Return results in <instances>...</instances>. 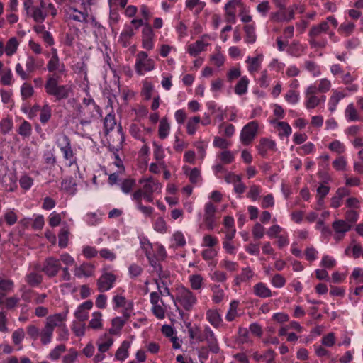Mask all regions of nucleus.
Here are the masks:
<instances>
[{
	"mask_svg": "<svg viewBox=\"0 0 363 363\" xmlns=\"http://www.w3.org/2000/svg\"><path fill=\"white\" fill-rule=\"evenodd\" d=\"M67 311L50 315L46 318L45 325L40 331L39 338L42 345H47L52 342L55 328L61 325L62 322L67 320Z\"/></svg>",
	"mask_w": 363,
	"mask_h": 363,
	"instance_id": "f257e3e1",
	"label": "nucleus"
},
{
	"mask_svg": "<svg viewBox=\"0 0 363 363\" xmlns=\"http://www.w3.org/2000/svg\"><path fill=\"white\" fill-rule=\"evenodd\" d=\"M45 89L49 96H54L57 101L66 99L69 97L72 89L68 85L59 84V76H49L45 84Z\"/></svg>",
	"mask_w": 363,
	"mask_h": 363,
	"instance_id": "f03ea898",
	"label": "nucleus"
},
{
	"mask_svg": "<svg viewBox=\"0 0 363 363\" xmlns=\"http://www.w3.org/2000/svg\"><path fill=\"white\" fill-rule=\"evenodd\" d=\"M0 182L2 185L9 191H14L16 187V177L12 173H9L7 162L0 156Z\"/></svg>",
	"mask_w": 363,
	"mask_h": 363,
	"instance_id": "7ed1b4c3",
	"label": "nucleus"
},
{
	"mask_svg": "<svg viewBox=\"0 0 363 363\" xmlns=\"http://www.w3.org/2000/svg\"><path fill=\"white\" fill-rule=\"evenodd\" d=\"M186 311H191L196 303L197 298L189 289L182 286L177 289L176 301Z\"/></svg>",
	"mask_w": 363,
	"mask_h": 363,
	"instance_id": "20e7f679",
	"label": "nucleus"
},
{
	"mask_svg": "<svg viewBox=\"0 0 363 363\" xmlns=\"http://www.w3.org/2000/svg\"><path fill=\"white\" fill-rule=\"evenodd\" d=\"M57 144L63 155V158L69 162V166L76 164L77 157H74L70 138L67 135L62 134L57 140Z\"/></svg>",
	"mask_w": 363,
	"mask_h": 363,
	"instance_id": "39448f33",
	"label": "nucleus"
},
{
	"mask_svg": "<svg viewBox=\"0 0 363 363\" xmlns=\"http://www.w3.org/2000/svg\"><path fill=\"white\" fill-rule=\"evenodd\" d=\"M258 129L259 123L257 121H250L244 125L240 135L242 144L249 145L256 138Z\"/></svg>",
	"mask_w": 363,
	"mask_h": 363,
	"instance_id": "423d86ee",
	"label": "nucleus"
},
{
	"mask_svg": "<svg viewBox=\"0 0 363 363\" xmlns=\"http://www.w3.org/2000/svg\"><path fill=\"white\" fill-rule=\"evenodd\" d=\"M135 69L138 74L143 75L154 69V61L148 58L145 52L141 51L137 54Z\"/></svg>",
	"mask_w": 363,
	"mask_h": 363,
	"instance_id": "0eeeda50",
	"label": "nucleus"
},
{
	"mask_svg": "<svg viewBox=\"0 0 363 363\" xmlns=\"http://www.w3.org/2000/svg\"><path fill=\"white\" fill-rule=\"evenodd\" d=\"M77 116L79 119V123L84 126L89 125L95 117V109L92 107L77 105L76 108Z\"/></svg>",
	"mask_w": 363,
	"mask_h": 363,
	"instance_id": "6e6552de",
	"label": "nucleus"
},
{
	"mask_svg": "<svg viewBox=\"0 0 363 363\" xmlns=\"http://www.w3.org/2000/svg\"><path fill=\"white\" fill-rule=\"evenodd\" d=\"M116 281V276L111 272H104L97 280V287L100 292L110 290Z\"/></svg>",
	"mask_w": 363,
	"mask_h": 363,
	"instance_id": "1a4fd4ad",
	"label": "nucleus"
},
{
	"mask_svg": "<svg viewBox=\"0 0 363 363\" xmlns=\"http://www.w3.org/2000/svg\"><path fill=\"white\" fill-rule=\"evenodd\" d=\"M216 207L211 202H208L204 207L203 223L209 230L216 226Z\"/></svg>",
	"mask_w": 363,
	"mask_h": 363,
	"instance_id": "9d476101",
	"label": "nucleus"
},
{
	"mask_svg": "<svg viewBox=\"0 0 363 363\" xmlns=\"http://www.w3.org/2000/svg\"><path fill=\"white\" fill-rule=\"evenodd\" d=\"M61 264L59 259L50 257L45 260L42 271L50 277H55L60 269Z\"/></svg>",
	"mask_w": 363,
	"mask_h": 363,
	"instance_id": "9b49d317",
	"label": "nucleus"
},
{
	"mask_svg": "<svg viewBox=\"0 0 363 363\" xmlns=\"http://www.w3.org/2000/svg\"><path fill=\"white\" fill-rule=\"evenodd\" d=\"M256 147L259 154L263 157H266L268 151L275 152L277 150L275 141L267 138H260Z\"/></svg>",
	"mask_w": 363,
	"mask_h": 363,
	"instance_id": "f8f14e48",
	"label": "nucleus"
},
{
	"mask_svg": "<svg viewBox=\"0 0 363 363\" xmlns=\"http://www.w3.org/2000/svg\"><path fill=\"white\" fill-rule=\"evenodd\" d=\"M203 341L207 342L209 350L213 353H218L220 348L217 342V339L213 330L208 326L204 328Z\"/></svg>",
	"mask_w": 363,
	"mask_h": 363,
	"instance_id": "ddd939ff",
	"label": "nucleus"
},
{
	"mask_svg": "<svg viewBox=\"0 0 363 363\" xmlns=\"http://www.w3.org/2000/svg\"><path fill=\"white\" fill-rule=\"evenodd\" d=\"M140 184H143L142 191L144 194H153L160 191L161 189V184L157 180L152 177L147 179H142L140 180Z\"/></svg>",
	"mask_w": 363,
	"mask_h": 363,
	"instance_id": "4468645a",
	"label": "nucleus"
},
{
	"mask_svg": "<svg viewBox=\"0 0 363 363\" xmlns=\"http://www.w3.org/2000/svg\"><path fill=\"white\" fill-rule=\"evenodd\" d=\"M93 307V302L91 300H88L81 305H79L74 313V316L79 321H84L88 319L89 313L88 310H90Z\"/></svg>",
	"mask_w": 363,
	"mask_h": 363,
	"instance_id": "2eb2a0df",
	"label": "nucleus"
},
{
	"mask_svg": "<svg viewBox=\"0 0 363 363\" xmlns=\"http://www.w3.org/2000/svg\"><path fill=\"white\" fill-rule=\"evenodd\" d=\"M270 18L274 22H289L294 19L292 16V10L290 11L288 8L286 10L280 9V11L277 12L272 13Z\"/></svg>",
	"mask_w": 363,
	"mask_h": 363,
	"instance_id": "dca6fc26",
	"label": "nucleus"
},
{
	"mask_svg": "<svg viewBox=\"0 0 363 363\" xmlns=\"http://www.w3.org/2000/svg\"><path fill=\"white\" fill-rule=\"evenodd\" d=\"M47 69L49 72L57 71L59 74H64L66 72L65 66L60 62L59 57H50L47 64Z\"/></svg>",
	"mask_w": 363,
	"mask_h": 363,
	"instance_id": "f3484780",
	"label": "nucleus"
},
{
	"mask_svg": "<svg viewBox=\"0 0 363 363\" xmlns=\"http://www.w3.org/2000/svg\"><path fill=\"white\" fill-rule=\"evenodd\" d=\"M113 343V339L109 335L105 334L103 337H99L96 341L98 350L101 353L107 352Z\"/></svg>",
	"mask_w": 363,
	"mask_h": 363,
	"instance_id": "a211bd4d",
	"label": "nucleus"
},
{
	"mask_svg": "<svg viewBox=\"0 0 363 363\" xmlns=\"http://www.w3.org/2000/svg\"><path fill=\"white\" fill-rule=\"evenodd\" d=\"M329 29V25L327 21H323L320 24L313 26L309 31V36L311 38H315L322 33H326Z\"/></svg>",
	"mask_w": 363,
	"mask_h": 363,
	"instance_id": "6ab92c4d",
	"label": "nucleus"
},
{
	"mask_svg": "<svg viewBox=\"0 0 363 363\" xmlns=\"http://www.w3.org/2000/svg\"><path fill=\"white\" fill-rule=\"evenodd\" d=\"M254 294L260 298H268L272 296L271 290L262 282L256 284L253 287Z\"/></svg>",
	"mask_w": 363,
	"mask_h": 363,
	"instance_id": "aec40b11",
	"label": "nucleus"
},
{
	"mask_svg": "<svg viewBox=\"0 0 363 363\" xmlns=\"http://www.w3.org/2000/svg\"><path fill=\"white\" fill-rule=\"evenodd\" d=\"M77 184L74 179L70 177L62 181L61 188L71 195H74L77 192Z\"/></svg>",
	"mask_w": 363,
	"mask_h": 363,
	"instance_id": "412c9836",
	"label": "nucleus"
},
{
	"mask_svg": "<svg viewBox=\"0 0 363 363\" xmlns=\"http://www.w3.org/2000/svg\"><path fill=\"white\" fill-rule=\"evenodd\" d=\"M262 59V55H258L255 57H248L247 59L246 60V63L248 64V71L250 73L258 71L260 68L261 62Z\"/></svg>",
	"mask_w": 363,
	"mask_h": 363,
	"instance_id": "4be33fe9",
	"label": "nucleus"
},
{
	"mask_svg": "<svg viewBox=\"0 0 363 363\" xmlns=\"http://www.w3.org/2000/svg\"><path fill=\"white\" fill-rule=\"evenodd\" d=\"M345 117L348 121H360L362 118L353 104H350L345 109Z\"/></svg>",
	"mask_w": 363,
	"mask_h": 363,
	"instance_id": "5701e85b",
	"label": "nucleus"
},
{
	"mask_svg": "<svg viewBox=\"0 0 363 363\" xmlns=\"http://www.w3.org/2000/svg\"><path fill=\"white\" fill-rule=\"evenodd\" d=\"M93 273V266L90 264L84 263L75 268L74 274L78 277H90Z\"/></svg>",
	"mask_w": 363,
	"mask_h": 363,
	"instance_id": "b1692460",
	"label": "nucleus"
},
{
	"mask_svg": "<svg viewBox=\"0 0 363 363\" xmlns=\"http://www.w3.org/2000/svg\"><path fill=\"white\" fill-rule=\"evenodd\" d=\"M130 346L129 341H123L117 350L115 357L118 360L123 361L128 357V349Z\"/></svg>",
	"mask_w": 363,
	"mask_h": 363,
	"instance_id": "393cba45",
	"label": "nucleus"
},
{
	"mask_svg": "<svg viewBox=\"0 0 363 363\" xmlns=\"http://www.w3.org/2000/svg\"><path fill=\"white\" fill-rule=\"evenodd\" d=\"M272 123L277 124V128L278 130L279 131V137L282 138L284 136L289 137L292 132L291 128L289 125V124L284 121H278L276 122V121H272Z\"/></svg>",
	"mask_w": 363,
	"mask_h": 363,
	"instance_id": "a878e982",
	"label": "nucleus"
},
{
	"mask_svg": "<svg viewBox=\"0 0 363 363\" xmlns=\"http://www.w3.org/2000/svg\"><path fill=\"white\" fill-rule=\"evenodd\" d=\"M206 318L209 323L215 328L219 327L222 322L220 315L216 310H208L206 312Z\"/></svg>",
	"mask_w": 363,
	"mask_h": 363,
	"instance_id": "bb28decb",
	"label": "nucleus"
},
{
	"mask_svg": "<svg viewBox=\"0 0 363 363\" xmlns=\"http://www.w3.org/2000/svg\"><path fill=\"white\" fill-rule=\"evenodd\" d=\"M70 11L72 13L69 14V18L74 21L81 22V23H87L88 20V13L87 12H82L77 10L75 8H70Z\"/></svg>",
	"mask_w": 363,
	"mask_h": 363,
	"instance_id": "cd10ccee",
	"label": "nucleus"
},
{
	"mask_svg": "<svg viewBox=\"0 0 363 363\" xmlns=\"http://www.w3.org/2000/svg\"><path fill=\"white\" fill-rule=\"evenodd\" d=\"M43 60H40V65L38 64L37 60L33 56H28L26 62V68L28 72V74L30 76V74L34 72L37 69L43 65Z\"/></svg>",
	"mask_w": 363,
	"mask_h": 363,
	"instance_id": "c85d7f7f",
	"label": "nucleus"
},
{
	"mask_svg": "<svg viewBox=\"0 0 363 363\" xmlns=\"http://www.w3.org/2000/svg\"><path fill=\"white\" fill-rule=\"evenodd\" d=\"M207 45L208 43H205L203 40H197L188 46V52L192 56H196L204 50Z\"/></svg>",
	"mask_w": 363,
	"mask_h": 363,
	"instance_id": "c756f323",
	"label": "nucleus"
},
{
	"mask_svg": "<svg viewBox=\"0 0 363 363\" xmlns=\"http://www.w3.org/2000/svg\"><path fill=\"white\" fill-rule=\"evenodd\" d=\"M244 31L245 33V40L247 43L252 44L255 43L257 39V35L255 34V28L254 25L247 24L245 25L243 28Z\"/></svg>",
	"mask_w": 363,
	"mask_h": 363,
	"instance_id": "7c9ffc66",
	"label": "nucleus"
},
{
	"mask_svg": "<svg viewBox=\"0 0 363 363\" xmlns=\"http://www.w3.org/2000/svg\"><path fill=\"white\" fill-rule=\"evenodd\" d=\"M249 79L246 76L242 77L235 86V92L238 95H243L247 91Z\"/></svg>",
	"mask_w": 363,
	"mask_h": 363,
	"instance_id": "2f4dec72",
	"label": "nucleus"
},
{
	"mask_svg": "<svg viewBox=\"0 0 363 363\" xmlns=\"http://www.w3.org/2000/svg\"><path fill=\"white\" fill-rule=\"evenodd\" d=\"M47 15V13L43 12L41 10V8H39L38 6L33 7L32 11L29 13V16H30L34 21L38 23H43L45 21Z\"/></svg>",
	"mask_w": 363,
	"mask_h": 363,
	"instance_id": "473e14b6",
	"label": "nucleus"
},
{
	"mask_svg": "<svg viewBox=\"0 0 363 363\" xmlns=\"http://www.w3.org/2000/svg\"><path fill=\"white\" fill-rule=\"evenodd\" d=\"M170 130V125L168 123L167 118H163L160 121L159 128H158V135L160 138L164 139L166 138Z\"/></svg>",
	"mask_w": 363,
	"mask_h": 363,
	"instance_id": "72a5a7b5",
	"label": "nucleus"
},
{
	"mask_svg": "<svg viewBox=\"0 0 363 363\" xmlns=\"http://www.w3.org/2000/svg\"><path fill=\"white\" fill-rule=\"evenodd\" d=\"M211 290L213 292L212 300L216 303H220L224 297V291L220 288V285L212 284L210 286Z\"/></svg>",
	"mask_w": 363,
	"mask_h": 363,
	"instance_id": "f704fd0d",
	"label": "nucleus"
},
{
	"mask_svg": "<svg viewBox=\"0 0 363 363\" xmlns=\"http://www.w3.org/2000/svg\"><path fill=\"white\" fill-rule=\"evenodd\" d=\"M14 282L10 279H3L0 277V292L6 296L13 291Z\"/></svg>",
	"mask_w": 363,
	"mask_h": 363,
	"instance_id": "c9c22d12",
	"label": "nucleus"
},
{
	"mask_svg": "<svg viewBox=\"0 0 363 363\" xmlns=\"http://www.w3.org/2000/svg\"><path fill=\"white\" fill-rule=\"evenodd\" d=\"M350 252L352 254V257L354 259H357L360 257L361 252H362V247L361 245L358 243H355L354 241H352V242L349 245L345 250V255L347 256L350 255Z\"/></svg>",
	"mask_w": 363,
	"mask_h": 363,
	"instance_id": "e433bc0d",
	"label": "nucleus"
},
{
	"mask_svg": "<svg viewBox=\"0 0 363 363\" xmlns=\"http://www.w3.org/2000/svg\"><path fill=\"white\" fill-rule=\"evenodd\" d=\"M19 43L16 38L13 37L10 38L4 46V51L8 56L13 55L18 47Z\"/></svg>",
	"mask_w": 363,
	"mask_h": 363,
	"instance_id": "4c0bfd02",
	"label": "nucleus"
},
{
	"mask_svg": "<svg viewBox=\"0 0 363 363\" xmlns=\"http://www.w3.org/2000/svg\"><path fill=\"white\" fill-rule=\"evenodd\" d=\"M52 116V108L48 104L43 105L40 108V121L42 124L47 123Z\"/></svg>",
	"mask_w": 363,
	"mask_h": 363,
	"instance_id": "58836bf2",
	"label": "nucleus"
},
{
	"mask_svg": "<svg viewBox=\"0 0 363 363\" xmlns=\"http://www.w3.org/2000/svg\"><path fill=\"white\" fill-rule=\"evenodd\" d=\"M188 333L189 337L192 340H196L198 342H203V333H202L200 328L197 326L191 327V324L189 323L187 325Z\"/></svg>",
	"mask_w": 363,
	"mask_h": 363,
	"instance_id": "ea45409f",
	"label": "nucleus"
},
{
	"mask_svg": "<svg viewBox=\"0 0 363 363\" xmlns=\"http://www.w3.org/2000/svg\"><path fill=\"white\" fill-rule=\"evenodd\" d=\"M333 228L335 233L344 234L350 230L351 226L346 221L338 220L333 222Z\"/></svg>",
	"mask_w": 363,
	"mask_h": 363,
	"instance_id": "a19ab883",
	"label": "nucleus"
},
{
	"mask_svg": "<svg viewBox=\"0 0 363 363\" xmlns=\"http://www.w3.org/2000/svg\"><path fill=\"white\" fill-rule=\"evenodd\" d=\"M26 281L30 286H38L42 282L43 277L40 274L36 272H30L26 276Z\"/></svg>",
	"mask_w": 363,
	"mask_h": 363,
	"instance_id": "79ce46f5",
	"label": "nucleus"
},
{
	"mask_svg": "<svg viewBox=\"0 0 363 363\" xmlns=\"http://www.w3.org/2000/svg\"><path fill=\"white\" fill-rule=\"evenodd\" d=\"M18 133L23 138H29L32 134V126L27 121H23L17 130Z\"/></svg>",
	"mask_w": 363,
	"mask_h": 363,
	"instance_id": "37998d69",
	"label": "nucleus"
},
{
	"mask_svg": "<svg viewBox=\"0 0 363 363\" xmlns=\"http://www.w3.org/2000/svg\"><path fill=\"white\" fill-rule=\"evenodd\" d=\"M203 279L200 274H193L189 277V282L193 290H200L203 288Z\"/></svg>",
	"mask_w": 363,
	"mask_h": 363,
	"instance_id": "c03bdc74",
	"label": "nucleus"
},
{
	"mask_svg": "<svg viewBox=\"0 0 363 363\" xmlns=\"http://www.w3.org/2000/svg\"><path fill=\"white\" fill-rule=\"evenodd\" d=\"M69 231L67 227L61 228L59 235V242L58 245L61 248H65L67 246L69 240Z\"/></svg>",
	"mask_w": 363,
	"mask_h": 363,
	"instance_id": "a18cd8bd",
	"label": "nucleus"
},
{
	"mask_svg": "<svg viewBox=\"0 0 363 363\" xmlns=\"http://www.w3.org/2000/svg\"><path fill=\"white\" fill-rule=\"evenodd\" d=\"M65 350L66 346L65 345H58L50 351L48 354V358L53 361L57 360L60 359L62 353H63Z\"/></svg>",
	"mask_w": 363,
	"mask_h": 363,
	"instance_id": "49530a36",
	"label": "nucleus"
},
{
	"mask_svg": "<svg viewBox=\"0 0 363 363\" xmlns=\"http://www.w3.org/2000/svg\"><path fill=\"white\" fill-rule=\"evenodd\" d=\"M201 122V118L199 116H194L188 121L186 125V131L188 134L192 135H194L197 129V124Z\"/></svg>",
	"mask_w": 363,
	"mask_h": 363,
	"instance_id": "de8ad7c7",
	"label": "nucleus"
},
{
	"mask_svg": "<svg viewBox=\"0 0 363 363\" xmlns=\"http://www.w3.org/2000/svg\"><path fill=\"white\" fill-rule=\"evenodd\" d=\"M328 148L337 154H342L345 152V146L338 140H335L328 145Z\"/></svg>",
	"mask_w": 363,
	"mask_h": 363,
	"instance_id": "09e8293b",
	"label": "nucleus"
},
{
	"mask_svg": "<svg viewBox=\"0 0 363 363\" xmlns=\"http://www.w3.org/2000/svg\"><path fill=\"white\" fill-rule=\"evenodd\" d=\"M34 93L33 86L28 83H23L21 87V94L23 100H26L30 98Z\"/></svg>",
	"mask_w": 363,
	"mask_h": 363,
	"instance_id": "8fccbe9b",
	"label": "nucleus"
},
{
	"mask_svg": "<svg viewBox=\"0 0 363 363\" xmlns=\"http://www.w3.org/2000/svg\"><path fill=\"white\" fill-rule=\"evenodd\" d=\"M355 25L353 23H343L339 27V32L345 37L350 35L354 30Z\"/></svg>",
	"mask_w": 363,
	"mask_h": 363,
	"instance_id": "3c124183",
	"label": "nucleus"
},
{
	"mask_svg": "<svg viewBox=\"0 0 363 363\" xmlns=\"http://www.w3.org/2000/svg\"><path fill=\"white\" fill-rule=\"evenodd\" d=\"M93 318L89 322V325L93 329H99L101 328V316L102 314L99 311L94 312L92 315Z\"/></svg>",
	"mask_w": 363,
	"mask_h": 363,
	"instance_id": "603ef678",
	"label": "nucleus"
},
{
	"mask_svg": "<svg viewBox=\"0 0 363 363\" xmlns=\"http://www.w3.org/2000/svg\"><path fill=\"white\" fill-rule=\"evenodd\" d=\"M58 328L57 333L58 337L57 340L60 341H67L69 339V330L67 328L65 322H62V325L60 326H57Z\"/></svg>",
	"mask_w": 363,
	"mask_h": 363,
	"instance_id": "864d4df0",
	"label": "nucleus"
},
{
	"mask_svg": "<svg viewBox=\"0 0 363 363\" xmlns=\"http://www.w3.org/2000/svg\"><path fill=\"white\" fill-rule=\"evenodd\" d=\"M115 116L111 113H108L104 120V126L106 132L112 130L116 125Z\"/></svg>",
	"mask_w": 363,
	"mask_h": 363,
	"instance_id": "5fc2aeb1",
	"label": "nucleus"
},
{
	"mask_svg": "<svg viewBox=\"0 0 363 363\" xmlns=\"http://www.w3.org/2000/svg\"><path fill=\"white\" fill-rule=\"evenodd\" d=\"M40 329L36 325L30 324L26 327V332L28 335L33 340H37L39 338Z\"/></svg>",
	"mask_w": 363,
	"mask_h": 363,
	"instance_id": "6e6d98bb",
	"label": "nucleus"
},
{
	"mask_svg": "<svg viewBox=\"0 0 363 363\" xmlns=\"http://www.w3.org/2000/svg\"><path fill=\"white\" fill-rule=\"evenodd\" d=\"M347 164L345 157L340 156L333 162V167L337 171H344L346 169Z\"/></svg>",
	"mask_w": 363,
	"mask_h": 363,
	"instance_id": "4d7b16f0",
	"label": "nucleus"
},
{
	"mask_svg": "<svg viewBox=\"0 0 363 363\" xmlns=\"http://www.w3.org/2000/svg\"><path fill=\"white\" fill-rule=\"evenodd\" d=\"M4 220L9 225H13L16 223L18 216L13 209H9L5 212Z\"/></svg>",
	"mask_w": 363,
	"mask_h": 363,
	"instance_id": "13d9d810",
	"label": "nucleus"
},
{
	"mask_svg": "<svg viewBox=\"0 0 363 363\" xmlns=\"http://www.w3.org/2000/svg\"><path fill=\"white\" fill-rule=\"evenodd\" d=\"M305 68L310 72L313 77H318L320 75L321 72L318 66L313 61H306Z\"/></svg>",
	"mask_w": 363,
	"mask_h": 363,
	"instance_id": "bf43d9fd",
	"label": "nucleus"
},
{
	"mask_svg": "<svg viewBox=\"0 0 363 363\" xmlns=\"http://www.w3.org/2000/svg\"><path fill=\"white\" fill-rule=\"evenodd\" d=\"M135 185V181L134 179H125L122 182L121 184V189L123 193L129 194L132 191Z\"/></svg>",
	"mask_w": 363,
	"mask_h": 363,
	"instance_id": "052dcab7",
	"label": "nucleus"
},
{
	"mask_svg": "<svg viewBox=\"0 0 363 363\" xmlns=\"http://www.w3.org/2000/svg\"><path fill=\"white\" fill-rule=\"evenodd\" d=\"M211 280L216 282H225L227 279V274L225 272L216 270L213 272L209 273Z\"/></svg>",
	"mask_w": 363,
	"mask_h": 363,
	"instance_id": "680f3d73",
	"label": "nucleus"
},
{
	"mask_svg": "<svg viewBox=\"0 0 363 363\" xmlns=\"http://www.w3.org/2000/svg\"><path fill=\"white\" fill-rule=\"evenodd\" d=\"M240 4L238 0H230L225 6V15L236 14V7Z\"/></svg>",
	"mask_w": 363,
	"mask_h": 363,
	"instance_id": "e2e57ef3",
	"label": "nucleus"
},
{
	"mask_svg": "<svg viewBox=\"0 0 363 363\" xmlns=\"http://www.w3.org/2000/svg\"><path fill=\"white\" fill-rule=\"evenodd\" d=\"M154 229L161 233L167 232V225L164 218L160 217L154 223Z\"/></svg>",
	"mask_w": 363,
	"mask_h": 363,
	"instance_id": "0e129e2a",
	"label": "nucleus"
},
{
	"mask_svg": "<svg viewBox=\"0 0 363 363\" xmlns=\"http://www.w3.org/2000/svg\"><path fill=\"white\" fill-rule=\"evenodd\" d=\"M25 337V332L23 328H18L12 334V340L15 345H19L22 342Z\"/></svg>",
	"mask_w": 363,
	"mask_h": 363,
	"instance_id": "69168bd1",
	"label": "nucleus"
},
{
	"mask_svg": "<svg viewBox=\"0 0 363 363\" xmlns=\"http://www.w3.org/2000/svg\"><path fill=\"white\" fill-rule=\"evenodd\" d=\"M0 126L3 133H8L13 128V122L11 118H3L0 122Z\"/></svg>",
	"mask_w": 363,
	"mask_h": 363,
	"instance_id": "338daca9",
	"label": "nucleus"
},
{
	"mask_svg": "<svg viewBox=\"0 0 363 363\" xmlns=\"http://www.w3.org/2000/svg\"><path fill=\"white\" fill-rule=\"evenodd\" d=\"M78 357V352L73 348L69 350L68 354L64 356L63 363H74Z\"/></svg>",
	"mask_w": 363,
	"mask_h": 363,
	"instance_id": "774afa93",
	"label": "nucleus"
}]
</instances>
